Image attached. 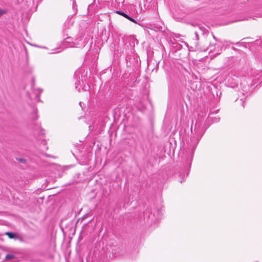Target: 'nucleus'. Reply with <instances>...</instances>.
Returning <instances> with one entry per match:
<instances>
[{
	"label": "nucleus",
	"mask_w": 262,
	"mask_h": 262,
	"mask_svg": "<svg viewBox=\"0 0 262 262\" xmlns=\"http://www.w3.org/2000/svg\"><path fill=\"white\" fill-rule=\"evenodd\" d=\"M242 105L244 107V102H243Z\"/></svg>",
	"instance_id": "17"
},
{
	"label": "nucleus",
	"mask_w": 262,
	"mask_h": 262,
	"mask_svg": "<svg viewBox=\"0 0 262 262\" xmlns=\"http://www.w3.org/2000/svg\"><path fill=\"white\" fill-rule=\"evenodd\" d=\"M33 111H34L35 113H36V109L34 108V109H33Z\"/></svg>",
	"instance_id": "14"
},
{
	"label": "nucleus",
	"mask_w": 262,
	"mask_h": 262,
	"mask_svg": "<svg viewBox=\"0 0 262 262\" xmlns=\"http://www.w3.org/2000/svg\"><path fill=\"white\" fill-rule=\"evenodd\" d=\"M126 18L128 19V20H129L130 21L135 23V24H137V21L134 19L133 18L130 17L129 15H128V17H126Z\"/></svg>",
	"instance_id": "7"
},
{
	"label": "nucleus",
	"mask_w": 262,
	"mask_h": 262,
	"mask_svg": "<svg viewBox=\"0 0 262 262\" xmlns=\"http://www.w3.org/2000/svg\"><path fill=\"white\" fill-rule=\"evenodd\" d=\"M37 91H38V93H39V94H40V93L42 92V90H41V89H38L37 90Z\"/></svg>",
	"instance_id": "10"
},
{
	"label": "nucleus",
	"mask_w": 262,
	"mask_h": 262,
	"mask_svg": "<svg viewBox=\"0 0 262 262\" xmlns=\"http://www.w3.org/2000/svg\"><path fill=\"white\" fill-rule=\"evenodd\" d=\"M37 119V117L36 116L35 118H33V119L34 120H36Z\"/></svg>",
	"instance_id": "13"
},
{
	"label": "nucleus",
	"mask_w": 262,
	"mask_h": 262,
	"mask_svg": "<svg viewBox=\"0 0 262 262\" xmlns=\"http://www.w3.org/2000/svg\"><path fill=\"white\" fill-rule=\"evenodd\" d=\"M18 161L21 162V163H26V160L25 159H23V158H20L18 159Z\"/></svg>",
	"instance_id": "8"
},
{
	"label": "nucleus",
	"mask_w": 262,
	"mask_h": 262,
	"mask_svg": "<svg viewBox=\"0 0 262 262\" xmlns=\"http://www.w3.org/2000/svg\"><path fill=\"white\" fill-rule=\"evenodd\" d=\"M14 257H15L14 255L13 254H7L6 256L5 259L6 260L11 259L14 258Z\"/></svg>",
	"instance_id": "6"
},
{
	"label": "nucleus",
	"mask_w": 262,
	"mask_h": 262,
	"mask_svg": "<svg viewBox=\"0 0 262 262\" xmlns=\"http://www.w3.org/2000/svg\"><path fill=\"white\" fill-rule=\"evenodd\" d=\"M116 13L121 15V16H123V17H124L125 18H126V17H128V15L126 14H125L124 12H122V11H116Z\"/></svg>",
	"instance_id": "5"
},
{
	"label": "nucleus",
	"mask_w": 262,
	"mask_h": 262,
	"mask_svg": "<svg viewBox=\"0 0 262 262\" xmlns=\"http://www.w3.org/2000/svg\"><path fill=\"white\" fill-rule=\"evenodd\" d=\"M191 132L192 133V127H191Z\"/></svg>",
	"instance_id": "16"
},
{
	"label": "nucleus",
	"mask_w": 262,
	"mask_h": 262,
	"mask_svg": "<svg viewBox=\"0 0 262 262\" xmlns=\"http://www.w3.org/2000/svg\"><path fill=\"white\" fill-rule=\"evenodd\" d=\"M206 129V128L205 127L204 123L202 120H199L196 121L194 128L195 135L190 138V142L192 144H188V146L190 147L193 146V150L205 133Z\"/></svg>",
	"instance_id": "1"
},
{
	"label": "nucleus",
	"mask_w": 262,
	"mask_h": 262,
	"mask_svg": "<svg viewBox=\"0 0 262 262\" xmlns=\"http://www.w3.org/2000/svg\"><path fill=\"white\" fill-rule=\"evenodd\" d=\"M5 12H6L5 11L0 9V16H2L4 13H5Z\"/></svg>",
	"instance_id": "9"
},
{
	"label": "nucleus",
	"mask_w": 262,
	"mask_h": 262,
	"mask_svg": "<svg viewBox=\"0 0 262 262\" xmlns=\"http://www.w3.org/2000/svg\"><path fill=\"white\" fill-rule=\"evenodd\" d=\"M6 235H8L10 238H15L17 236L16 233L10 232H6Z\"/></svg>",
	"instance_id": "4"
},
{
	"label": "nucleus",
	"mask_w": 262,
	"mask_h": 262,
	"mask_svg": "<svg viewBox=\"0 0 262 262\" xmlns=\"http://www.w3.org/2000/svg\"><path fill=\"white\" fill-rule=\"evenodd\" d=\"M219 121V118H217V119H215V121H214L215 122H217Z\"/></svg>",
	"instance_id": "12"
},
{
	"label": "nucleus",
	"mask_w": 262,
	"mask_h": 262,
	"mask_svg": "<svg viewBox=\"0 0 262 262\" xmlns=\"http://www.w3.org/2000/svg\"><path fill=\"white\" fill-rule=\"evenodd\" d=\"M191 26L195 27L196 29L194 31L195 34V40L194 41L193 44L195 47H198L200 45L199 43V35L200 34H204L206 30L205 28L201 26L200 25L194 23H191L189 24Z\"/></svg>",
	"instance_id": "2"
},
{
	"label": "nucleus",
	"mask_w": 262,
	"mask_h": 262,
	"mask_svg": "<svg viewBox=\"0 0 262 262\" xmlns=\"http://www.w3.org/2000/svg\"><path fill=\"white\" fill-rule=\"evenodd\" d=\"M81 103H82L81 102H79V105H80L81 106Z\"/></svg>",
	"instance_id": "15"
},
{
	"label": "nucleus",
	"mask_w": 262,
	"mask_h": 262,
	"mask_svg": "<svg viewBox=\"0 0 262 262\" xmlns=\"http://www.w3.org/2000/svg\"><path fill=\"white\" fill-rule=\"evenodd\" d=\"M215 45V43H210L208 48V50H209V52H212L213 51L215 52L214 56L219 55L222 51V47L217 46V47L216 48Z\"/></svg>",
	"instance_id": "3"
},
{
	"label": "nucleus",
	"mask_w": 262,
	"mask_h": 262,
	"mask_svg": "<svg viewBox=\"0 0 262 262\" xmlns=\"http://www.w3.org/2000/svg\"><path fill=\"white\" fill-rule=\"evenodd\" d=\"M212 37H213V38H214L216 41H217V39H216V38L215 37V36H214L213 34H212Z\"/></svg>",
	"instance_id": "11"
}]
</instances>
